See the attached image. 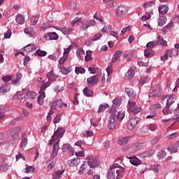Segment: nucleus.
Returning a JSON list of instances; mask_svg holds the SVG:
<instances>
[{
  "label": "nucleus",
  "instance_id": "3c124183",
  "mask_svg": "<svg viewBox=\"0 0 179 179\" xmlns=\"http://www.w3.org/2000/svg\"><path fill=\"white\" fill-rule=\"evenodd\" d=\"M125 117V112L124 111H120L118 113L117 115V118L120 120V121H122V120H124V117Z\"/></svg>",
  "mask_w": 179,
  "mask_h": 179
},
{
  "label": "nucleus",
  "instance_id": "6ab92c4d",
  "mask_svg": "<svg viewBox=\"0 0 179 179\" xmlns=\"http://www.w3.org/2000/svg\"><path fill=\"white\" fill-rule=\"evenodd\" d=\"M121 55H122V51L117 50L114 55V57L112 59V62L115 64L118 61V58L121 57Z\"/></svg>",
  "mask_w": 179,
  "mask_h": 179
},
{
  "label": "nucleus",
  "instance_id": "bf43d9fd",
  "mask_svg": "<svg viewBox=\"0 0 179 179\" xmlns=\"http://www.w3.org/2000/svg\"><path fill=\"white\" fill-rule=\"evenodd\" d=\"M141 108L138 106H135L133 109H131L130 111L131 113H134V114H138V113H141Z\"/></svg>",
  "mask_w": 179,
  "mask_h": 179
},
{
  "label": "nucleus",
  "instance_id": "69168bd1",
  "mask_svg": "<svg viewBox=\"0 0 179 179\" xmlns=\"http://www.w3.org/2000/svg\"><path fill=\"white\" fill-rule=\"evenodd\" d=\"M77 4L75 1H71L69 3V9H76L77 8Z\"/></svg>",
  "mask_w": 179,
  "mask_h": 179
},
{
  "label": "nucleus",
  "instance_id": "9d476101",
  "mask_svg": "<svg viewBox=\"0 0 179 179\" xmlns=\"http://www.w3.org/2000/svg\"><path fill=\"white\" fill-rule=\"evenodd\" d=\"M59 141H54V142L52 143L53 145V148H52V155L53 156H57L58 155V150H59Z\"/></svg>",
  "mask_w": 179,
  "mask_h": 179
},
{
  "label": "nucleus",
  "instance_id": "9b49d317",
  "mask_svg": "<svg viewBox=\"0 0 179 179\" xmlns=\"http://www.w3.org/2000/svg\"><path fill=\"white\" fill-rule=\"evenodd\" d=\"M176 96L174 94L167 95V101H166V106L171 107L173 104L176 102Z\"/></svg>",
  "mask_w": 179,
  "mask_h": 179
},
{
  "label": "nucleus",
  "instance_id": "79ce46f5",
  "mask_svg": "<svg viewBox=\"0 0 179 179\" xmlns=\"http://www.w3.org/2000/svg\"><path fill=\"white\" fill-rule=\"evenodd\" d=\"M157 157L161 159H164V157H166V151L164 150H161V151H159L157 153Z\"/></svg>",
  "mask_w": 179,
  "mask_h": 179
},
{
  "label": "nucleus",
  "instance_id": "8fccbe9b",
  "mask_svg": "<svg viewBox=\"0 0 179 179\" xmlns=\"http://www.w3.org/2000/svg\"><path fill=\"white\" fill-rule=\"evenodd\" d=\"M27 96L29 99H36V94L33 91H27Z\"/></svg>",
  "mask_w": 179,
  "mask_h": 179
},
{
  "label": "nucleus",
  "instance_id": "0e129e2a",
  "mask_svg": "<svg viewBox=\"0 0 179 179\" xmlns=\"http://www.w3.org/2000/svg\"><path fill=\"white\" fill-rule=\"evenodd\" d=\"M131 30V26L126 27L122 29L120 36H124L127 31H129Z\"/></svg>",
  "mask_w": 179,
  "mask_h": 179
},
{
  "label": "nucleus",
  "instance_id": "e2e57ef3",
  "mask_svg": "<svg viewBox=\"0 0 179 179\" xmlns=\"http://www.w3.org/2000/svg\"><path fill=\"white\" fill-rule=\"evenodd\" d=\"M171 121H175V122H179V113L175 111V115L171 119Z\"/></svg>",
  "mask_w": 179,
  "mask_h": 179
},
{
  "label": "nucleus",
  "instance_id": "774afa93",
  "mask_svg": "<svg viewBox=\"0 0 179 179\" xmlns=\"http://www.w3.org/2000/svg\"><path fill=\"white\" fill-rule=\"evenodd\" d=\"M113 103L115 106H121V99H115L113 101Z\"/></svg>",
  "mask_w": 179,
  "mask_h": 179
},
{
  "label": "nucleus",
  "instance_id": "de8ad7c7",
  "mask_svg": "<svg viewBox=\"0 0 179 179\" xmlns=\"http://www.w3.org/2000/svg\"><path fill=\"white\" fill-rule=\"evenodd\" d=\"M27 146V138L22 139V141L20 143V148L22 149V150H24V148Z\"/></svg>",
  "mask_w": 179,
  "mask_h": 179
},
{
  "label": "nucleus",
  "instance_id": "2f4dec72",
  "mask_svg": "<svg viewBox=\"0 0 179 179\" xmlns=\"http://www.w3.org/2000/svg\"><path fill=\"white\" fill-rule=\"evenodd\" d=\"M128 141H129V137H124L118 140L117 143L120 146H122V145H127Z\"/></svg>",
  "mask_w": 179,
  "mask_h": 179
},
{
  "label": "nucleus",
  "instance_id": "6e6d98bb",
  "mask_svg": "<svg viewBox=\"0 0 179 179\" xmlns=\"http://www.w3.org/2000/svg\"><path fill=\"white\" fill-rule=\"evenodd\" d=\"M129 110L131 111L134 108L136 107V102L129 101Z\"/></svg>",
  "mask_w": 179,
  "mask_h": 179
},
{
  "label": "nucleus",
  "instance_id": "ea45409f",
  "mask_svg": "<svg viewBox=\"0 0 179 179\" xmlns=\"http://www.w3.org/2000/svg\"><path fill=\"white\" fill-rule=\"evenodd\" d=\"M87 169V164H83L80 167V169L78 170V174L80 176H82L83 174H85V170Z\"/></svg>",
  "mask_w": 179,
  "mask_h": 179
},
{
  "label": "nucleus",
  "instance_id": "5701e85b",
  "mask_svg": "<svg viewBox=\"0 0 179 179\" xmlns=\"http://www.w3.org/2000/svg\"><path fill=\"white\" fill-rule=\"evenodd\" d=\"M24 31L25 34L29 35V37H33L36 34L34 30L31 27L25 28Z\"/></svg>",
  "mask_w": 179,
  "mask_h": 179
},
{
  "label": "nucleus",
  "instance_id": "1a4fd4ad",
  "mask_svg": "<svg viewBox=\"0 0 179 179\" xmlns=\"http://www.w3.org/2000/svg\"><path fill=\"white\" fill-rule=\"evenodd\" d=\"M135 76V69L130 68L127 72H126L124 79L125 80H131Z\"/></svg>",
  "mask_w": 179,
  "mask_h": 179
},
{
  "label": "nucleus",
  "instance_id": "e433bc0d",
  "mask_svg": "<svg viewBox=\"0 0 179 179\" xmlns=\"http://www.w3.org/2000/svg\"><path fill=\"white\" fill-rule=\"evenodd\" d=\"M130 163L133 166H139V164H141V163H142V161L139 160L138 159V157H136L135 159H131L130 160Z\"/></svg>",
  "mask_w": 179,
  "mask_h": 179
},
{
  "label": "nucleus",
  "instance_id": "603ef678",
  "mask_svg": "<svg viewBox=\"0 0 179 179\" xmlns=\"http://www.w3.org/2000/svg\"><path fill=\"white\" fill-rule=\"evenodd\" d=\"M85 54V51L82 49H79L76 51V55L78 59H82V55Z\"/></svg>",
  "mask_w": 179,
  "mask_h": 179
},
{
  "label": "nucleus",
  "instance_id": "0eeeda50",
  "mask_svg": "<svg viewBox=\"0 0 179 179\" xmlns=\"http://www.w3.org/2000/svg\"><path fill=\"white\" fill-rule=\"evenodd\" d=\"M128 6L120 5L117 8L116 13L117 16H122V15H126V13H128Z\"/></svg>",
  "mask_w": 179,
  "mask_h": 179
},
{
  "label": "nucleus",
  "instance_id": "aec40b11",
  "mask_svg": "<svg viewBox=\"0 0 179 179\" xmlns=\"http://www.w3.org/2000/svg\"><path fill=\"white\" fill-rule=\"evenodd\" d=\"M152 91L157 97V96L162 94V87L160 85H155L153 87Z\"/></svg>",
  "mask_w": 179,
  "mask_h": 179
},
{
  "label": "nucleus",
  "instance_id": "473e14b6",
  "mask_svg": "<svg viewBox=\"0 0 179 179\" xmlns=\"http://www.w3.org/2000/svg\"><path fill=\"white\" fill-rule=\"evenodd\" d=\"M80 23H83V20L79 17H76L71 22L72 26H75V24H79Z\"/></svg>",
  "mask_w": 179,
  "mask_h": 179
},
{
  "label": "nucleus",
  "instance_id": "13d9d810",
  "mask_svg": "<svg viewBox=\"0 0 179 179\" xmlns=\"http://www.w3.org/2000/svg\"><path fill=\"white\" fill-rule=\"evenodd\" d=\"M103 35L101 33H98L94 36V37L92 39V41H97V40H100Z\"/></svg>",
  "mask_w": 179,
  "mask_h": 179
},
{
  "label": "nucleus",
  "instance_id": "a19ab883",
  "mask_svg": "<svg viewBox=\"0 0 179 179\" xmlns=\"http://www.w3.org/2000/svg\"><path fill=\"white\" fill-rule=\"evenodd\" d=\"M108 113L110 114V115H115L117 116V109L115 108V106H112L109 108Z\"/></svg>",
  "mask_w": 179,
  "mask_h": 179
},
{
  "label": "nucleus",
  "instance_id": "a18cd8bd",
  "mask_svg": "<svg viewBox=\"0 0 179 179\" xmlns=\"http://www.w3.org/2000/svg\"><path fill=\"white\" fill-rule=\"evenodd\" d=\"M38 22V16L36 15L31 17V26H36Z\"/></svg>",
  "mask_w": 179,
  "mask_h": 179
},
{
  "label": "nucleus",
  "instance_id": "393cba45",
  "mask_svg": "<svg viewBox=\"0 0 179 179\" xmlns=\"http://www.w3.org/2000/svg\"><path fill=\"white\" fill-rule=\"evenodd\" d=\"M179 145L178 143H175L172 145V146L170 148L169 147L167 149L168 150H170L171 153H177V150H178Z\"/></svg>",
  "mask_w": 179,
  "mask_h": 179
},
{
  "label": "nucleus",
  "instance_id": "4be33fe9",
  "mask_svg": "<svg viewBox=\"0 0 179 179\" xmlns=\"http://www.w3.org/2000/svg\"><path fill=\"white\" fill-rule=\"evenodd\" d=\"M46 76L48 80L50 82H53V80H55V79H57V76H55V73H54L53 71H51L50 72L48 73Z\"/></svg>",
  "mask_w": 179,
  "mask_h": 179
},
{
  "label": "nucleus",
  "instance_id": "b1692460",
  "mask_svg": "<svg viewBox=\"0 0 179 179\" xmlns=\"http://www.w3.org/2000/svg\"><path fill=\"white\" fill-rule=\"evenodd\" d=\"M83 94L86 97H92V96H93V90H91L87 87H85L83 90Z\"/></svg>",
  "mask_w": 179,
  "mask_h": 179
},
{
  "label": "nucleus",
  "instance_id": "c85d7f7f",
  "mask_svg": "<svg viewBox=\"0 0 179 179\" xmlns=\"http://www.w3.org/2000/svg\"><path fill=\"white\" fill-rule=\"evenodd\" d=\"M17 23H18V24H23V23H24V16L22 15H17L15 19Z\"/></svg>",
  "mask_w": 179,
  "mask_h": 179
},
{
  "label": "nucleus",
  "instance_id": "49530a36",
  "mask_svg": "<svg viewBox=\"0 0 179 179\" xmlns=\"http://www.w3.org/2000/svg\"><path fill=\"white\" fill-rule=\"evenodd\" d=\"M76 73H77V75H79V73H85L86 72V70L85 69V68L83 67H76Z\"/></svg>",
  "mask_w": 179,
  "mask_h": 179
},
{
  "label": "nucleus",
  "instance_id": "37998d69",
  "mask_svg": "<svg viewBox=\"0 0 179 179\" xmlns=\"http://www.w3.org/2000/svg\"><path fill=\"white\" fill-rule=\"evenodd\" d=\"M85 61L89 62V61H92V50H87L85 55Z\"/></svg>",
  "mask_w": 179,
  "mask_h": 179
},
{
  "label": "nucleus",
  "instance_id": "58836bf2",
  "mask_svg": "<svg viewBox=\"0 0 179 179\" xmlns=\"http://www.w3.org/2000/svg\"><path fill=\"white\" fill-rule=\"evenodd\" d=\"M156 45H157V41H154L148 43L146 47L147 48H154Z\"/></svg>",
  "mask_w": 179,
  "mask_h": 179
},
{
  "label": "nucleus",
  "instance_id": "052dcab7",
  "mask_svg": "<svg viewBox=\"0 0 179 179\" xmlns=\"http://www.w3.org/2000/svg\"><path fill=\"white\" fill-rule=\"evenodd\" d=\"M148 129H150V131H156L157 129V124L151 123L150 124Z\"/></svg>",
  "mask_w": 179,
  "mask_h": 179
},
{
  "label": "nucleus",
  "instance_id": "f257e3e1",
  "mask_svg": "<svg viewBox=\"0 0 179 179\" xmlns=\"http://www.w3.org/2000/svg\"><path fill=\"white\" fill-rule=\"evenodd\" d=\"M125 170L124 169L110 168L107 173L108 179H121L124 177Z\"/></svg>",
  "mask_w": 179,
  "mask_h": 179
},
{
  "label": "nucleus",
  "instance_id": "338daca9",
  "mask_svg": "<svg viewBox=\"0 0 179 179\" xmlns=\"http://www.w3.org/2000/svg\"><path fill=\"white\" fill-rule=\"evenodd\" d=\"M34 170H36L33 166H28L25 169V171L24 173H33V171H34Z\"/></svg>",
  "mask_w": 179,
  "mask_h": 179
},
{
  "label": "nucleus",
  "instance_id": "5fc2aeb1",
  "mask_svg": "<svg viewBox=\"0 0 179 179\" xmlns=\"http://www.w3.org/2000/svg\"><path fill=\"white\" fill-rule=\"evenodd\" d=\"M12 78L13 76L10 75L4 76L2 77L1 80H3V82L7 83L12 80Z\"/></svg>",
  "mask_w": 179,
  "mask_h": 179
},
{
  "label": "nucleus",
  "instance_id": "20e7f679",
  "mask_svg": "<svg viewBox=\"0 0 179 179\" xmlns=\"http://www.w3.org/2000/svg\"><path fill=\"white\" fill-rule=\"evenodd\" d=\"M108 128L109 129H115V126L117 125V122H115V115H110L108 120Z\"/></svg>",
  "mask_w": 179,
  "mask_h": 179
},
{
  "label": "nucleus",
  "instance_id": "6e6552de",
  "mask_svg": "<svg viewBox=\"0 0 179 179\" xmlns=\"http://www.w3.org/2000/svg\"><path fill=\"white\" fill-rule=\"evenodd\" d=\"M96 24V21L94 20H91L90 21H87L85 23H82V25L80 27V30H86L87 29H89V27H91V26H94Z\"/></svg>",
  "mask_w": 179,
  "mask_h": 179
},
{
  "label": "nucleus",
  "instance_id": "423d86ee",
  "mask_svg": "<svg viewBox=\"0 0 179 179\" xmlns=\"http://www.w3.org/2000/svg\"><path fill=\"white\" fill-rule=\"evenodd\" d=\"M99 79H100V76L95 75L92 77L88 78L87 79V82L89 86H94V85H97V83H99Z\"/></svg>",
  "mask_w": 179,
  "mask_h": 179
},
{
  "label": "nucleus",
  "instance_id": "a211bd4d",
  "mask_svg": "<svg viewBox=\"0 0 179 179\" xmlns=\"http://www.w3.org/2000/svg\"><path fill=\"white\" fill-rule=\"evenodd\" d=\"M157 45H163L164 47H166L167 45V41H164V38H163V36L161 35H159L157 36Z\"/></svg>",
  "mask_w": 179,
  "mask_h": 179
},
{
  "label": "nucleus",
  "instance_id": "dca6fc26",
  "mask_svg": "<svg viewBox=\"0 0 179 179\" xmlns=\"http://www.w3.org/2000/svg\"><path fill=\"white\" fill-rule=\"evenodd\" d=\"M59 31H62L63 34L65 36L69 34L70 33H72L73 31V29L72 28H66V27H59L57 29Z\"/></svg>",
  "mask_w": 179,
  "mask_h": 179
},
{
  "label": "nucleus",
  "instance_id": "f03ea898",
  "mask_svg": "<svg viewBox=\"0 0 179 179\" xmlns=\"http://www.w3.org/2000/svg\"><path fill=\"white\" fill-rule=\"evenodd\" d=\"M65 132L64 128L59 127L56 131H55L53 136H52L50 142V145L52 146V143H54V141H59V138H62Z\"/></svg>",
  "mask_w": 179,
  "mask_h": 179
},
{
  "label": "nucleus",
  "instance_id": "f8f14e48",
  "mask_svg": "<svg viewBox=\"0 0 179 179\" xmlns=\"http://www.w3.org/2000/svg\"><path fill=\"white\" fill-rule=\"evenodd\" d=\"M68 163L69 165L71 166V167H76L79 166V164L80 163V159L73 158V159L69 160Z\"/></svg>",
  "mask_w": 179,
  "mask_h": 179
},
{
  "label": "nucleus",
  "instance_id": "c756f323",
  "mask_svg": "<svg viewBox=\"0 0 179 179\" xmlns=\"http://www.w3.org/2000/svg\"><path fill=\"white\" fill-rule=\"evenodd\" d=\"M50 85H51V81H48L46 83H44L41 86V89L39 92H45V89H47V87H49Z\"/></svg>",
  "mask_w": 179,
  "mask_h": 179
},
{
  "label": "nucleus",
  "instance_id": "c9c22d12",
  "mask_svg": "<svg viewBox=\"0 0 179 179\" xmlns=\"http://www.w3.org/2000/svg\"><path fill=\"white\" fill-rule=\"evenodd\" d=\"M146 146V143H137L135 145L136 147V150H141V149H143V148H145Z\"/></svg>",
  "mask_w": 179,
  "mask_h": 179
},
{
  "label": "nucleus",
  "instance_id": "72a5a7b5",
  "mask_svg": "<svg viewBox=\"0 0 179 179\" xmlns=\"http://www.w3.org/2000/svg\"><path fill=\"white\" fill-rule=\"evenodd\" d=\"M34 55H38V57H45L47 55V52L41 50H38L34 53Z\"/></svg>",
  "mask_w": 179,
  "mask_h": 179
},
{
  "label": "nucleus",
  "instance_id": "c03bdc74",
  "mask_svg": "<svg viewBox=\"0 0 179 179\" xmlns=\"http://www.w3.org/2000/svg\"><path fill=\"white\" fill-rule=\"evenodd\" d=\"M57 106L60 108H64V107H68V104L62 102V99H57Z\"/></svg>",
  "mask_w": 179,
  "mask_h": 179
},
{
  "label": "nucleus",
  "instance_id": "680f3d73",
  "mask_svg": "<svg viewBox=\"0 0 179 179\" xmlns=\"http://www.w3.org/2000/svg\"><path fill=\"white\" fill-rule=\"evenodd\" d=\"M111 29L110 25H105L104 27L101 29L102 33H108Z\"/></svg>",
  "mask_w": 179,
  "mask_h": 179
},
{
  "label": "nucleus",
  "instance_id": "4c0bfd02",
  "mask_svg": "<svg viewBox=\"0 0 179 179\" xmlns=\"http://www.w3.org/2000/svg\"><path fill=\"white\" fill-rule=\"evenodd\" d=\"M109 106L108 103L106 104H101L99 107L98 109V113H103V111H104V110H106V108H108Z\"/></svg>",
  "mask_w": 179,
  "mask_h": 179
},
{
  "label": "nucleus",
  "instance_id": "39448f33",
  "mask_svg": "<svg viewBox=\"0 0 179 179\" xmlns=\"http://www.w3.org/2000/svg\"><path fill=\"white\" fill-rule=\"evenodd\" d=\"M138 122H139L138 117H131L127 124L128 129L132 130L138 125Z\"/></svg>",
  "mask_w": 179,
  "mask_h": 179
},
{
  "label": "nucleus",
  "instance_id": "2eb2a0df",
  "mask_svg": "<svg viewBox=\"0 0 179 179\" xmlns=\"http://www.w3.org/2000/svg\"><path fill=\"white\" fill-rule=\"evenodd\" d=\"M160 15H166L169 12V6L167 5H162L158 8Z\"/></svg>",
  "mask_w": 179,
  "mask_h": 179
},
{
  "label": "nucleus",
  "instance_id": "ddd939ff",
  "mask_svg": "<svg viewBox=\"0 0 179 179\" xmlns=\"http://www.w3.org/2000/svg\"><path fill=\"white\" fill-rule=\"evenodd\" d=\"M44 99H45V92L39 91V96H38V102L40 106L44 104Z\"/></svg>",
  "mask_w": 179,
  "mask_h": 179
},
{
  "label": "nucleus",
  "instance_id": "f704fd0d",
  "mask_svg": "<svg viewBox=\"0 0 179 179\" xmlns=\"http://www.w3.org/2000/svg\"><path fill=\"white\" fill-rule=\"evenodd\" d=\"M62 150H64V152H72V146H71V145L66 143L63 145L62 147Z\"/></svg>",
  "mask_w": 179,
  "mask_h": 179
},
{
  "label": "nucleus",
  "instance_id": "cd10ccee",
  "mask_svg": "<svg viewBox=\"0 0 179 179\" xmlns=\"http://www.w3.org/2000/svg\"><path fill=\"white\" fill-rule=\"evenodd\" d=\"M164 115H169V114H171L173 113V110L170 109V106L166 105L165 108H164L162 110Z\"/></svg>",
  "mask_w": 179,
  "mask_h": 179
},
{
  "label": "nucleus",
  "instance_id": "09e8293b",
  "mask_svg": "<svg viewBox=\"0 0 179 179\" xmlns=\"http://www.w3.org/2000/svg\"><path fill=\"white\" fill-rule=\"evenodd\" d=\"M60 71L63 75H68L71 71H69V69L66 68L64 66L60 67Z\"/></svg>",
  "mask_w": 179,
  "mask_h": 179
},
{
  "label": "nucleus",
  "instance_id": "4d7b16f0",
  "mask_svg": "<svg viewBox=\"0 0 179 179\" xmlns=\"http://www.w3.org/2000/svg\"><path fill=\"white\" fill-rule=\"evenodd\" d=\"M166 24V18H159L158 20V26L163 27Z\"/></svg>",
  "mask_w": 179,
  "mask_h": 179
},
{
  "label": "nucleus",
  "instance_id": "7c9ffc66",
  "mask_svg": "<svg viewBox=\"0 0 179 179\" xmlns=\"http://www.w3.org/2000/svg\"><path fill=\"white\" fill-rule=\"evenodd\" d=\"M48 36H49L50 40H58L59 38V36L55 32L48 33Z\"/></svg>",
  "mask_w": 179,
  "mask_h": 179
},
{
  "label": "nucleus",
  "instance_id": "f3484780",
  "mask_svg": "<svg viewBox=\"0 0 179 179\" xmlns=\"http://www.w3.org/2000/svg\"><path fill=\"white\" fill-rule=\"evenodd\" d=\"M36 48L37 47H36V45L29 44L24 48V51H25V52L29 53V52H31L33 50H36Z\"/></svg>",
  "mask_w": 179,
  "mask_h": 179
},
{
  "label": "nucleus",
  "instance_id": "864d4df0",
  "mask_svg": "<svg viewBox=\"0 0 179 179\" xmlns=\"http://www.w3.org/2000/svg\"><path fill=\"white\" fill-rule=\"evenodd\" d=\"M55 166V163H54V162L52 161H50L48 162V167H47L48 171H51V170L54 169Z\"/></svg>",
  "mask_w": 179,
  "mask_h": 179
},
{
  "label": "nucleus",
  "instance_id": "7ed1b4c3",
  "mask_svg": "<svg viewBox=\"0 0 179 179\" xmlns=\"http://www.w3.org/2000/svg\"><path fill=\"white\" fill-rule=\"evenodd\" d=\"M87 159V164L91 169H95V167H98L100 165V162L94 157L88 156Z\"/></svg>",
  "mask_w": 179,
  "mask_h": 179
},
{
  "label": "nucleus",
  "instance_id": "412c9836",
  "mask_svg": "<svg viewBox=\"0 0 179 179\" xmlns=\"http://www.w3.org/2000/svg\"><path fill=\"white\" fill-rule=\"evenodd\" d=\"M10 90V85L9 84H6L0 87V93H8Z\"/></svg>",
  "mask_w": 179,
  "mask_h": 179
},
{
  "label": "nucleus",
  "instance_id": "a878e982",
  "mask_svg": "<svg viewBox=\"0 0 179 179\" xmlns=\"http://www.w3.org/2000/svg\"><path fill=\"white\" fill-rule=\"evenodd\" d=\"M64 174V170H58L56 172H55L52 175L53 179H59L61 178V176Z\"/></svg>",
  "mask_w": 179,
  "mask_h": 179
},
{
  "label": "nucleus",
  "instance_id": "bb28decb",
  "mask_svg": "<svg viewBox=\"0 0 179 179\" xmlns=\"http://www.w3.org/2000/svg\"><path fill=\"white\" fill-rule=\"evenodd\" d=\"M144 55L146 58H150V57H153V55H155V51L150 49H145L144 51Z\"/></svg>",
  "mask_w": 179,
  "mask_h": 179
},
{
  "label": "nucleus",
  "instance_id": "4468645a",
  "mask_svg": "<svg viewBox=\"0 0 179 179\" xmlns=\"http://www.w3.org/2000/svg\"><path fill=\"white\" fill-rule=\"evenodd\" d=\"M126 93L130 99H135L136 97V92L132 88H126Z\"/></svg>",
  "mask_w": 179,
  "mask_h": 179
}]
</instances>
